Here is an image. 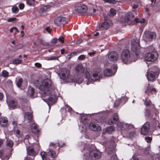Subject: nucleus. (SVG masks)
<instances>
[{
	"instance_id": "nucleus-27",
	"label": "nucleus",
	"mask_w": 160,
	"mask_h": 160,
	"mask_svg": "<svg viewBox=\"0 0 160 160\" xmlns=\"http://www.w3.org/2000/svg\"><path fill=\"white\" fill-rule=\"evenodd\" d=\"M32 130L33 133H36L38 132V129L37 126L35 123H33L31 126Z\"/></svg>"
},
{
	"instance_id": "nucleus-56",
	"label": "nucleus",
	"mask_w": 160,
	"mask_h": 160,
	"mask_svg": "<svg viewBox=\"0 0 160 160\" xmlns=\"http://www.w3.org/2000/svg\"><path fill=\"white\" fill-rule=\"evenodd\" d=\"M18 49H19L22 48L23 47V45L21 43H20L18 45Z\"/></svg>"
},
{
	"instance_id": "nucleus-6",
	"label": "nucleus",
	"mask_w": 160,
	"mask_h": 160,
	"mask_svg": "<svg viewBox=\"0 0 160 160\" xmlns=\"http://www.w3.org/2000/svg\"><path fill=\"white\" fill-rule=\"evenodd\" d=\"M156 34L154 32H151L148 31L144 32L143 35V39L146 42L152 41L155 38Z\"/></svg>"
},
{
	"instance_id": "nucleus-38",
	"label": "nucleus",
	"mask_w": 160,
	"mask_h": 160,
	"mask_svg": "<svg viewBox=\"0 0 160 160\" xmlns=\"http://www.w3.org/2000/svg\"><path fill=\"white\" fill-rule=\"evenodd\" d=\"M148 90H149L151 93H152L153 92H156V89L155 88H153L152 89H150L148 88L147 90L145 91V93H147L148 92Z\"/></svg>"
},
{
	"instance_id": "nucleus-62",
	"label": "nucleus",
	"mask_w": 160,
	"mask_h": 160,
	"mask_svg": "<svg viewBox=\"0 0 160 160\" xmlns=\"http://www.w3.org/2000/svg\"><path fill=\"white\" fill-rule=\"evenodd\" d=\"M25 160H33L31 158L27 157L26 158H25Z\"/></svg>"
},
{
	"instance_id": "nucleus-45",
	"label": "nucleus",
	"mask_w": 160,
	"mask_h": 160,
	"mask_svg": "<svg viewBox=\"0 0 160 160\" xmlns=\"http://www.w3.org/2000/svg\"><path fill=\"white\" fill-rule=\"evenodd\" d=\"M85 58V56L84 55H80L78 58V59L80 60H83Z\"/></svg>"
},
{
	"instance_id": "nucleus-16",
	"label": "nucleus",
	"mask_w": 160,
	"mask_h": 160,
	"mask_svg": "<svg viewBox=\"0 0 160 160\" xmlns=\"http://www.w3.org/2000/svg\"><path fill=\"white\" fill-rule=\"evenodd\" d=\"M87 9V6L84 4L78 6L75 8V10L80 13H83L85 12Z\"/></svg>"
},
{
	"instance_id": "nucleus-59",
	"label": "nucleus",
	"mask_w": 160,
	"mask_h": 160,
	"mask_svg": "<svg viewBox=\"0 0 160 160\" xmlns=\"http://www.w3.org/2000/svg\"><path fill=\"white\" fill-rule=\"evenodd\" d=\"M65 106H66L67 108L68 109V111H70L72 110V108L68 105H65Z\"/></svg>"
},
{
	"instance_id": "nucleus-14",
	"label": "nucleus",
	"mask_w": 160,
	"mask_h": 160,
	"mask_svg": "<svg viewBox=\"0 0 160 160\" xmlns=\"http://www.w3.org/2000/svg\"><path fill=\"white\" fill-rule=\"evenodd\" d=\"M150 128L149 123L148 122H146L143 125L141 129V133L143 135H146L149 132Z\"/></svg>"
},
{
	"instance_id": "nucleus-30",
	"label": "nucleus",
	"mask_w": 160,
	"mask_h": 160,
	"mask_svg": "<svg viewBox=\"0 0 160 160\" xmlns=\"http://www.w3.org/2000/svg\"><path fill=\"white\" fill-rule=\"evenodd\" d=\"M23 79L22 78H20L18 79L17 81V85L18 87H21L22 82Z\"/></svg>"
},
{
	"instance_id": "nucleus-47",
	"label": "nucleus",
	"mask_w": 160,
	"mask_h": 160,
	"mask_svg": "<svg viewBox=\"0 0 160 160\" xmlns=\"http://www.w3.org/2000/svg\"><path fill=\"white\" fill-rule=\"evenodd\" d=\"M145 139L146 141L147 142H149L152 140V138L151 137H146L145 138Z\"/></svg>"
},
{
	"instance_id": "nucleus-39",
	"label": "nucleus",
	"mask_w": 160,
	"mask_h": 160,
	"mask_svg": "<svg viewBox=\"0 0 160 160\" xmlns=\"http://www.w3.org/2000/svg\"><path fill=\"white\" fill-rule=\"evenodd\" d=\"M17 19L15 18H9L7 20V21L9 22H13L16 21Z\"/></svg>"
},
{
	"instance_id": "nucleus-9",
	"label": "nucleus",
	"mask_w": 160,
	"mask_h": 160,
	"mask_svg": "<svg viewBox=\"0 0 160 160\" xmlns=\"http://www.w3.org/2000/svg\"><path fill=\"white\" fill-rule=\"evenodd\" d=\"M58 146L59 147H61V145L59 143L54 144L53 143H51L50 144V147H53V148H49L48 149V152L50 154V156L52 158H55L56 156V154L55 152L52 150V149H54L55 148V147Z\"/></svg>"
},
{
	"instance_id": "nucleus-18",
	"label": "nucleus",
	"mask_w": 160,
	"mask_h": 160,
	"mask_svg": "<svg viewBox=\"0 0 160 160\" xmlns=\"http://www.w3.org/2000/svg\"><path fill=\"white\" fill-rule=\"evenodd\" d=\"M147 77L149 81H153L155 79V73L152 71H148Z\"/></svg>"
},
{
	"instance_id": "nucleus-24",
	"label": "nucleus",
	"mask_w": 160,
	"mask_h": 160,
	"mask_svg": "<svg viewBox=\"0 0 160 160\" xmlns=\"http://www.w3.org/2000/svg\"><path fill=\"white\" fill-rule=\"evenodd\" d=\"M32 113L30 112H27L25 113L24 118L25 120L27 119L29 122H30L32 119Z\"/></svg>"
},
{
	"instance_id": "nucleus-43",
	"label": "nucleus",
	"mask_w": 160,
	"mask_h": 160,
	"mask_svg": "<svg viewBox=\"0 0 160 160\" xmlns=\"http://www.w3.org/2000/svg\"><path fill=\"white\" fill-rule=\"evenodd\" d=\"M135 21L137 23H144L145 22V20L144 19H143L142 20V21H141V20H139V19L138 18H136L135 20Z\"/></svg>"
},
{
	"instance_id": "nucleus-17",
	"label": "nucleus",
	"mask_w": 160,
	"mask_h": 160,
	"mask_svg": "<svg viewBox=\"0 0 160 160\" xmlns=\"http://www.w3.org/2000/svg\"><path fill=\"white\" fill-rule=\"evenodd\" d=\"M89 128L91 130L98 132L101 129V127L98 124L94 123H91L89 125Z\"/></svg>"
},
{
	"instance_id": "nucleus-44",
	"label": "nucleus",
	"mask_w": 160,
	"mask_h": 160,
	"mask_svg": "<svg viewBox=\"0 0 160 160\" xmlns=\"http://www.w3.org/2000/svg\"><path fill=\"white\" fill-rule=\"evenodd\" d=\"M31 94L30 96L32 98H34L33 94L34 93V90L33 88H31L30 89Z\"/></svg>"
},
{
	"instance_id": "nucleus-50",
	"label": "nucleus",
	"mask_w": 160,
	"mask_h": 160,
	"mask_svg": "<svg viewBox=\"0 0 160 160\" xmlns=\"http://www.w3.org/2000/svg\"><path fill=\"white\" fill-rule=\"evenodd\" d=\"M108 123L109 124L111 125L115 123V122H114V121L113 120H112V119L111 118L108 120Z\"/></svg>"
},
{
	"instance_id": "nucleus-31",
	"label": "nucleus",
	"mask_w": 160,
	"mask_h": 160,
	"mask_svg": "<svg viewBox=\"0 0 160 160\" xmlns=\"http://www.w3.org/2000/svg\"><path fill=\"white\" fill-rule=\"evenodd\" d=\"M40 155L42 160H46V153L45 152H42L40 153Z\"/></svg>"
},
{
	"instance_id": "nucleus-1",
	"label": "nucleus",
	"mask_w": 160,
	"mask_h": 160,
	"mask_svg": "<svg viewBox=\"0 0 160 160\" xmlns=\"http://www.w3.org/2000/svg\"><path fill=\"white\" fill-rule=\"evenodd\" d=\"M39 89L42 92L41 94L42 99L48 105L53 104L56 98L54 94L56 88L51 80L47 79L42 81L39 86Z\"/></svg>"
},
{
	"instance_id": "nucleus-28",
	"label": "nucleus",
	"mask_w": 160,
	"mask_h": 160,
	"mask_svg": "<svg viewBox=\"0 0 160 160\" xmlns=\"http://www.w3.org/2000/svg\"><path fill=\"white\" fill-rule=\"evenodd\" d=\"M26 2L27 4L30 6H34L36 5V2L35 0H27Z\"/></svg>"
},
{
	"instance_id": "nucleus-15",
	"label": "nucleus",
	"mask_w": 160,
	"mask_h": 160,
	"mask_svg": "<svg viewBox=\"0 0 160 160\" xmlns=\"http://www.w3.org/2000/svg\"><path fill=\"white\" fill-rule=\"evenodd\" d=\"M17 122L16 121H13L12 122V124L13 125V130L14 134L18 137L21 136V133L19 129L17 127Z\"/></svg>"
},
{
	"instance_id": "nucleus-20",
	"label": "nucleus",
	"mask_w": 160,
	"mask_h": 160,
	"mask_svg": "<svg viewBox=\"0 0 160 160\" xmlns=\"http://www.w3.org/2000/svg\"><path fill=\"white\" fill-rule=\"evenodd\" d=\"M27 151L28 155L30 156L35 157L37 155V153L34 151L33 148L31 146L27 148Z\"/></svg>"
},
{
	"instance_id": "nucleus-26",
	"label": "nucleus",
	"mask_w": 160,
	"mask_h": 160,
	"mask_svg": "<svg viewBox=\"0 0 160 160\" xmlns=\"http://www.w3.org/2000/svg\"><path fill=\"white\" fill-rule=\"evenodd\" d=\"M9 76V72L5 70H3L2 72V74H0V77H3L5 78H7Z\"/></svg>"
},
{
	"instance_id": "nucleus-58",
	"label": "nucleus",
	"mask_w": 160,
	"mask_h": 160,
	"mask_svg": "<svg viewBox=\"0 0 160 160\" xmlns=\"http://www.w3.org/2000/svg\"><path fill=\"white\" fill-rule=\"evenodd\" d=\"M61 111L62 113L66 112V109L63 108H61Z\"/></svg>"
},
{
	"instance_id": "nucleus-19",
	"label": "nucleus",
	"mask_w": 160,
	"mask_h": 160,
	"mask_svg": "<svg viewBox=\"0 0 160 160\" xmlns=\"http://www.w3.org/2000/svg\"><path fill=\"white\" fill-rule=\"evenodd\" d=\"M51 6L48 5L41 8L38 12L39 13L42 14L48 11L51 8Z\"/></svg>"
},
{
	"instance_id": "nucleus-10",
	"label": "nucleus",
	"mask_w": 160,
	"mask_h": 160,
	"mask_svg": "<svg viewBox=\"0 0 160 160\" xmlns=\"http://www.w3.org/2000/svg\"><path fill=\"white\" fill-rule=\"evenodd\" d=\"M117 69V65H114L113 68L111 69H107L104 71V75L107 76H110L112 75H114Z\"/></svg>"
},
{
	"instance_id": "nucleus-21",
	"label": "nucleus",
	"mask_w": 160,
	"mask_h": 160,
	"mask_svg": "<svg viewBox=\"0 0 160 160\" xmlns=\"http://www.w3.org/2000/svg\"><path fill=\"white\" fill-rule=\"evenodd\" d=\"M7 103L9 107L14 109L18 106V102L15 100H12L9 102H7Z\"/></svg>"
},
{
	"instance_id": "nucleus-49",
	"label": "nucleus",
	"mask_w": 160,
	"mask_h": 160,
	"mask_svg": "<svg viewBox=\"0 0 160 160\" xmlns=\"http://www.w3.org/2000/svg\"><path fill=\"white\" fill-rule=\"evenodd\" d=\"M35 66L38 68H40L41 67V64L38 62H36L34 64Z\"/></svg>"
},
{
	"instance_id": "nucleus-11",
	"label": "nucleus",
	"mask_w": 160,
	"mask_h": 160,
	"mask_svg": "<svg viewBox=\"0 0 160 160\" xmlns=\"http://www.w3.org/2000/svg\"><path fill=\"white\" fill-rule=\"evenodd\" d=\"M134 17L133 14L132 12H128L126 13L124 19V23L127 25L132 23V19Z\"/></svg>"
},
{
	"instance_id": "nucleus-3",
	"label": "nucleus",
	"mask_w": 160,
	"mask_h": 160,
	"mask_svg": "<svg viewBox=\"0 0 160 160\" xmlns=\"http://www.w3.org/2000/svg\"><path fill=\"white\" fill-rule=\"evenodd\" d=\"M75 72L77 75L84 76L85 77L87 84H89L93 81L98 80L100 77V73L98 72H94L91 76L89 72L84 71V68L81 64H78L76 66Z\"/></svg>"
},
{
	"instance_id": "nucleus-52",
	"label": "nucleus",
	"mask_w": 160,
	"mask_h": 160,
	"mask_svg": "<svg viewBox=\"0 0 160 160\" xmlns=\"http://www.w3.org/2000/svg\"><path fill=\"white\" fill-rule=\"evenodd\" d=\"M19 7L20 9H22L24 8V5L22 3H21L20 4H19Z\"/></svg>"
},
{
	"instance_id": "nucleus-13",
	"label": "nucleus",
	"mask_w": 160,
	"mask_h": 160,
	"mask_svg": "<svg viewBox=\"0 0 160 160\" xmlns=\"http://www.w3.org/2000/svg\"><path fill=\"white\" fill-rule=\"evenodd\" d=\"M109 60L112 62H116L118 58V54L117 52L112 51L110 52L108 55Z\"/></svg>"
},
{
	"instance_id": "nucleus-64",
	"label": "nucleus",
	"mask_w": 160,
	"mask_h": 160,
	"mask_svg": "<svg viewBox=\"0 0 160 160\" xmlns=\"http://www.w3.org/2000/svg\"><path fill=\"white\" fill-rule=\"evenodd\" d=\"M65 51V50L63 49H62L61 50V53L62 54H63L64 53V52Z\"/></svg>"
},
{
	"instance_id": "nucleus-8",
	"label": "nucleus",
	"mask_w": 160,
	"mask_h": 160,
	"mask_svg": "<svg viewBox=\"0 0 160 160\" xmlns=\"http://www.w3.org/2000/svg\"><path fill=\"white\" fill-rule=\"evenodd\" d=\"M68 18L63 16L58 17L54 21L55 24L58 26L61 25H63L68 22Z\"/></svg>"
},
{
	"instance_id": "nucleus-41",
	"label": "nucleus",
	"mask_w": 160,
	"mask_h": 160,
	"mask_svg": "<svg viewBox=\"0 0 160 160\" xmlns=\"http://www.w3.org/2000/svg\"><path fill=\"white\" fill-rule=\"evenodd\" d=\"M57 59V57L54 56H51L48 58V60H56Z\"/></svg>"
},
{
	"instance_id": "nucleus-23",
	"label": "nucleus",
	"mask_w": 160,
	"mask_h": 160,
	"mask_svg": "<svg viewBox=\"0 0 160 160\" xmlns=\"http://www.w3.org/2000/svg\"><path fill=\"white\" fill-rule=\"evenodd\" d=\"M8 122L7 118L5 117H1L0 118V124L3 127H6Z\"/></svg>"
},
{
	"instance_id": "nucleus-57",
	"label": "nucleus",
	"mask_w": 160,
	"mask_h": 160,
	"mask_svg": "<svg viewBox=\"0 0 160 160\" xmlns=\"http://www.w3.org/2000/svg\"><path fill=\"white\" fill-rule=\"evenodd\" d=\"M96 53V51H94L92 52H90L88 53V54L90 56H92L93 55Z\"/></svg>"
},
{
	"instance_id": "nucleus-51",
	"label": "nucleus",
	"mask_w": 160,
	"mask_h": 160,
	"mask_svg": "<svg viewBox=\"0 0 160 160\" xmlns=\"http://www.w3.org/2000/svg\"><path fill=\"white\" fill-rule=\"evenodd\" d=\"M150 150V148L149 147H148L145 151L144 153L146 154H148L149 152V151Z\"/></svg>"
},
{
	"instance_id": "nucleus-42",
	"label": "nucleus",
	"mask_w": 160,
	"mask_h": 160,
	"mask_svg": "<svg viewBox=\"0 0 160 160\" xmlns=\"http://www.w3.org/2000/svg\"><path fill=\"white\" fill-rule=\"evenodd\" d=\"M105 2L109 3H115V1L114 0H103Z\"/></svg>"
},
{
	"instance_id": "nucleus-55",
	"label": "nucleus",
	"mask_w": 160,
	"mask_h": 160,
	"mask_svg": "<svg viewBox=\"0 0 160 160\" xmlns=\"http://www.w3.org/2000/svg\"><path fill=\"white\" fill-rule=\"evenodd\" d=\"M83 42V40L82 39H80L77 41L76 43L77 44H79L82 43Z\"/></svg>"
},
{
	"instance_id": "nucleus-4",
	"label": "nucleus",
	"mask_w": 160,
	"mask_h": 160,
	"mask_svg": "<svg viewBox=\"0 0 160 160\" xmlns=\"http://www.w3.org/2000/svg\"><path fill=\"white\" fill-rule=\"evenodd\" d=\"M61 76L60 78L63 81L67 82H76L78 84L82 82L83 81L82 78H80L77 79L76 78L74 79L72 78L70 74L69 70L67 68H63L61 69Z\"/></svg>"
},
{
	"instance_id": "nucleus-63",
	"label": "nucleus",
	"mask_w": 160,
	"mask_h": 160,
	"mask_svg": "<svg viewBox=\"0 0 160 160\" xmlns=\"http://www.w3.org/2000/svg\"><path fill=\"white\" fill-rule=\"evenodd\" d=\"M132 158H133V160H139V159L133 156Z\"/></svg>"
},
{
	"instance_id": "nucleus-25",
	"label": "nucleus",
	"mask_w": 160,
	"mask_h": 160,
	"mask_svg": "<svg viewBox=\"0 0 160 160\" xmlns=\"http://www.w3.org/2000/svg\"><path fill=\"white\" fill-rule=\"evenodd\" d=\"M129 126L128 124H125L123 122H119L118 124V126L121 130H123L127 128Z\"/></svg>"
},
{
	"instance_id": "nucleus-40",
	"label": "nucleus",
	"mask_w": 160,
	"mask_h": 160,
	"mask_svg": "<svg viewBox=\"0 0 160 160\" xmlns=\"http://www.w3.org/2000/svg\"><path fill=\"white\" fill-rule=\"evenodd\" d=\"M80 51H74L72 52H71L69 54V56H73L74 55H77L78 53H79L80 52Z\"/></svg>"
},
{
	"instance_id": "nucleus-61",
	"label": "nucleus",
	"mask_w": 160,
	"mask_h": 160,
	"mask_svg": "<svg viewBox=\"0 0 160 160\" xmlns=\"http://www.w3.org/2000/svg\"><path fill=\"white\" fill-rule=\"evenodd\" d=\"M3 94L2 93L0 92V100L3 98Z\"/></svg>"
},
{
	"instance_id": "nucleus-5",
	"label": "nucleus",
	"mask_w": 160,
	"mask_h": 160,
	"mask_svg": "<svg viewBox=\"0 0 160 160\" xmlns=\"http://www.w3.org/2000/svg\"><path fill=\"white\" fill-rule=\"evenodd\" d=\"M88 146L89 145L87 144L85 145L83 150L88 152L84 153V157H85L86 159H93L94 158L95 159L99 158L101 155L100 152L97 151H92Z\"/></svg>"
},
{
	"instance_id": "nucleus-60",
	"label": "nucleus",
	"mask_w": 160,
	"mask_h": 160,
	"mask_svg": "<svg viewBox=\"0 0 160 160\" xmlns=\"http://www.w3.org/2000/svg\"><path fill=\"white\" fill-rule=\"evenodd\" d=\"M17 28L15 27H13L12 28H11L10 30V32H12L14 30H15V29H16Z\"/></svg>"
},
{
	"instance_id": "nucleus-53",
	"label": "nucleus",
	"mask_w": 160,
	"mask_h": 160,
	"mask_svg": "<svg viewBox=\"0 0 160 160\" xmlns=\"http://www.w3.org/2000/svg\"><path fill=\"white\" fill-rule=\"evenodd\" d=\"M45 30L49 33L51 32V31L52 30V29L50 27H48L45 28Z\"/></svg>"
},
{
	"instance_id": "nucleus-37",
	"label": "nucleus",
	"mask_w": 160,
	"mask_h": 160,
	"mask_svg": "<svg viewBox=\"0 0 160 160\" xmlns=\"http://www.w3.org/2000/svg\"><path fill=\"white\" fill-rule=\"evenodd\" d=\"M151 103V102L150 100H148L147 98L145 99L144 103L146 106H148L150 105Z\"/></svg>"
},
{
	"instance_id": "nucleus-36",
	"label": "nucleus",
	"mask_w": 160,
	"mask_h": 160,
	"mask_svg": "<svg viewBox=\"0 0 160 160\" xmlns=\"http://www.w3.org/2000/svg\"><path fill=\"white\" fill-rule=\"evenodd\" d=\"M12 11L15 13H17L18 11V7L14 6L12 8Z\"/></svg>"
},
{
	"instance_id": "nucleus-2",
	"label": "nucleus",
	"mask_w": 160,
	"mask_h": 160,
	"mask_svg": "<svg viewBox=\"0 0 160 160\" xmlns=\"http://www.w3.org/2000/svg\"><path fill=\"white\" fill-rule=\"evenodd\" d=\"M131 50L135 53L131 54L128 50H124L121 55V59L122 62L127 64L132 61H135L139 53L140 46L139 40L138 39H133L131 42Z\"/></svg>"
},
{
	"instance_id": "nucleus-12",
	"label": "nucleus",
	"mask_w": 160,
	"mask_h": 160,
	"mask_svg": "<svg viewBox=\"0 0 160 160\" xmlns=\"http://www.w3.org/2000/svg\"><path fill=\"white\" fill-rule=\"evenodd\" d=\"M104 22L99 27V28L101 29H107L110 27V23L111 22V21L109 20L106 17L104 16Z\"/></svg>"
},
{
	"instance_id": "nucleus-22",
	"label": "nucleus",
	"mask_w": 160,
	"mask_h": 160,
	"mask_svg": "<svg viewBox=\"0 0 160 160\" xmlns=\"http://www.w3.org/2000/svg\"><path fill=\"white\" fill-rule=\"evenodd\" d=\"M115 129V127L113 126H110L107 128L103 130L102 132L103 134L107 133L108 134H111Z\"/></svg>"
},
{
	"instance_id": "nucleus-48",
	"label": "nucleus",
	"mask_w": 160,
	"mask_h": 160,
	"mask_svg": "<svg viewBox=\"0 0 160 160\" xmlns=\"http://www.w3.org/2000/svg\"><path fill=\"white\" fill-rule=\"evenodd\" d=\"M58 40L62 43H63L64 42V38L62 37H61L58 38Z\"/></svg>"
},
{
	"instance_id": "nucleus-32",
	"label": "nucleus",
	"mask_w": 160,
	"mask_h": 160,
	"mask_svg": "<svg viewBox=\"0 0 160 160\" xmlns=\"http://www.w3.org/2000/svg\"><path fill=\"white\" fill-rule=\"evenodd\" d=\"M116 14V12L115 10L113 8H111L110 10V16L113 17Z\"/></svg>"
},
{
	"instance_id": "nucleus-54",
	"label": "nucleus",
	"mask_w": 160,
	"mask_h": 160,
	"mask_svg": "<svg viewBox=\"0 0 160 160\" xmlns=\"http://www.w3.org/2000/svg\"><path fill=\"white\" fill-rule=\"evenodd\" d=\"M111 160H117V156L116 155H113L111 158Z\"/></svg>"
},
{
	"instance_id": "nucleus-7",
	"label": "nucleus",
	"mask_w": 160,
	"mask_h": 160,
	"mask_svg": "<svg viewBox=\"0 0 160 160\" xmlns=\"http://www.w3.org/2000/svg\"><path fill=\"white\" fill-rule=\"evenodd\" d=\"M158 57L157 53L154 51L146 53L145 56V59L148 62H153Z\"/></svg>"
},
{
	"instance_id": "nucleus-35",
	"label": "nucleus",
	"mask_w": 160,
	"mask_h": 160,
	"mask_svg": "<svg viewBox=\"0 0 160 160\" xmlns=\"http://www.w3.org/2000/svg\"><path fill=\"white\" fill-rule=\"evenodd\" d=\"M112 118L114 122H116L118 119V114L116 113H114L112 116Z\"/></svg>"
},
{
	"instance_id": "nucleus-29",
	"label": "nucleus",
	"mask_w": 160,
	"mask_h": 160,
	"mask_svg": "<svg viewBox=\"0 0 160 160\" xmlns=\"http://www.w3.org/2000/svg\"><path fill=\"white\" fill-rule=\"evenodd\" d=\"M6 143V145L7 146H8L10 147H12L13 145V141L9 139H7Z\"/></svg>"
},
{
	"instance_id": "nucleus-33",
	"label": "nucleus",
	"mask_w": 160,
	"mask_h": 160,
	"mask_svg": "<svg viewBox=\"0 0 160 160\" xmlns=\"http://www.w3.org/2000/svg\"><path fill=\"white\" fill-rule=\"evenodd\" d=\"M152 160H159L158 155L157 154H153L151 155Z\"/></svg>"
},
{
	"instance_id": "nucleus-46",
	"label": "nucleus",
	"mask_w": 160,
	"mask_h": 160,
	"mask_svg": "<svg viewBox=\"0 0 160 160\" xmlns=\"http://www.w3.org/2000/svg\"><path fill=\"white\" fill-rule=\"evenodd\" d=\"M58 40L56 38H54L52 39L51 41V43L52 44H56L58 41Z\"/></svg>"
},
{
	"instance_id": "nucleus-34",
	"label": "nucleus",
	"mask_w": 160,
	"mask_h": 160,
	"mask_svg": "<svg viewBox=\"0 0 160 160\" xmlns=\"http://www.w3.org/2000/svg\"><path fill=\"white\" fill-rule=\"evenodd\" d=\"M22 62V60L19 59H14L13 60L12 63L14 64H18Z\"/></svg>"
}]
</instances>
